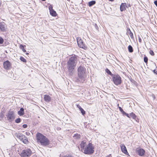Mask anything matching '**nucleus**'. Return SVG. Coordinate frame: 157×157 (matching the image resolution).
<instances>
[{"label": "nucleus", "instance_id": "obj_1", "mask_svg": "<svg viewBox=\"0 0 157 157\" xmlns=\"http://www.w3.org/2000/svg\"><path fill=\"white\" fill-rule=\"evenodd\" d=\"M77 58L75 56H72L70 58L67 64V67L68 69L70 75L73 72L77 63Z\"/></svg>", "mask_w": 157, "mask_h": 157}, {"label": "nucleus", "instance_id": "obj_2", "mask_svg": "<svg viewBox=\"0 0 157 157\" xmlns=\"http://www.w3.org/2000/svg\"><path fill=\"white\" fill-rule=\"evenodd\" d=\"M36 138L37 142L40 143L42 145L46 146L49 144V140L40 133H38L36 134Z\"/></svg>", "mask_w": 157, "mask_h": 157}, {"label": "nucleus", "instance_id": "obj_3", "mask_svg": "<svg viewBox=\"0 0 157 157\" xmlns=\"http://www.w3.org/2000/svg\"><path fill=\"white\" fill-rule=\"evenodd\" d=\"M94 148L91 143H89L84 150V153L86 154L90 155L94 152Z\"/></svg>", "mask_w": 157, "mask_h": 157}, {"label": "nucleus", "instance_id": "obj_4", "mask_svg": "<svg viewBox=\"0 0 157 157\" xmlns=\"http://www.w3.org/2000/svg\"><path fill=\"white\" fill-rule=\"evenodd\" d=\"M86 71L85 68L82 66H79L78 69V75L79 78L82 80H84V75Z\"/></svg>", "mask_w": 157, "mask_h": 157}, {"label": "nucleus", "instance_id": "obj_5", "mask_svg": "<svg viewBox=\"0 0 157 157\" xmlns=\"http://www.w3.org/2000/svg\"><path fill=\"white\" fill-rule=\"evenodd\" d=\"M112 77L113 81L115 85L117 86L121 83V78L118 74H114Z\"/></svg>", "mask_w": 157, "mask_h": 157}, {"label": "nucleus", "instance_id": "obj_6", "mask_svg": "<svg viewBox=\"0 0 157 157\" xmlns=\"http://www.w3.org/2000/svg\"><path fill=\"white\" fill-rule=\"evenodd\" d=\"M32 154L31 150L27 148L22 151L20 155L21 157H29Z\"/></svg>", "mask_w": 157, "mask_h": 157}, {"label": "nucleus", "instance_id": "obj_7", "mask_svg": "<svg viewBox=\"0 0 157 157\" xmlns=\"http://www.w3.org/2000/svg\"><path fill=\"white\" fill-rule=\"evenodd\" d=\"M16 136L25 144H27L28 142L27 137L22 133H19L17 134L16 135Z\"/></svg>", "mask_w": 157, "mask_h": 157}, {"label": "nucleus", "instance_id": "obj_8", "mask_svg": "<svg viewBox=\"0 0 157 157\" xmlns=\"http://www.w3.org/2000/svg\"><path fill=\"white\" fill-rule=\"evenodd\" d=\"M77 41L78 46L80 48L85 49L87 47L85 45L83 40L81 38L78 37L77 38Z\"/></svg>", "mask_w": 157, "mask_h": 157}, {"label": "nucleus", "instance_id": "obj_9", "mask_svg": "<svg viewBox=\"0 0 157 157\" xmlns=\"http://www.w3.org/2000/svg\"><path fill=\"white\" fill-rule=\"evenodd\" d=\"M8 120L10 121H13L15 118L14 112L12 111H9L6 115Z\"/></svg>", "mask_w": 157, "mask_h": 157}, {"label": "nucleus", "instance_id": "obj_10", "mask_svg": "<svg viewBox=\"0 0 157 157\" xmlns=\"http://www.w3.org/2000/svg\"><path fill=\"white\" fill-rule=\"evenodd\" d=\"M3 67L6 70H8L10 69L11 66V64L8 60H6L4 62Z\"/></svg>", "mask_w": 157, "mask_h": 157}, {"label": "nucleus", "instance_id": "obj_11", "mask_svg": "<svg viewBox=\"0 0 157 157\" xmlns=\"http://www.w3.org/2000/svg\"><path fill=\"white\" fill-rule=\"evenodd\" d=\"M136 153L140 156H143L144 155L145 151L144 150L141 148H137L136 150Z\"/></svg>", "mask_w": 157, "mask_h": 157}, {"label": "nucleus", "instance_id": "obj_12", "mask_svg": "<svg viewBox=\"0 0 157 157\" xmlns=\"http://www.w3.org/2000/svg\"><path fill=\"white\" fill-rule=\"evenodd\" d=\"M120 146L122 152L127 155H128V153L125 145L124 144H121Z\"/></svg>", "mask_w": 157, "mask_h": 157}, {"label": "nucleus", "instance_id": "obj_13", "mask_svg": "<svg viewBox=\"0 0 157 157\" xmlns=\"http://www.w3.org/2000/svg\"><path fill=\"white\" fill-rule=\"evenodd\" d=\"M6 27V24L4 22H0V30L5 31Z\"/></svg>", "mask_w": 157, "mask_h": 157}, {"label": "nucleus", "instance_id": "obj_14", "mask_svg": "<svg viewBox=\"0 0 157 157\" xmlns=\"http://www.w3.org/2000/svg\"><path fill=\"white\" fill-rule=\"evenodd\" d=\"M80 145V147L81 148V150H83L85 149L84 147L85 146L87 145L86 141L83 140L82 141Z\"/></svg>", "mask_w": 157, "mask_h": 157}, {"label": "nucleus", "instance_id": "obj_15", "mask_svg": "<svg viewBox=\"0 0 157 157\" xmlns=\"http://www.w3.org/2000/svg\"><path fill=\"white\" fill-rule=\"evenodd\" d=\"M44 100L47 102H49L51 101V98L48 95H45L44 97Z\"/></svg>", "mask_w": 157, "mask_h": 157}, {"label": "nucleus", "instance_id": "obj_16", "mask_svg": "<svg viewBox=\"0 0 157 157\" xmlns=\"http://www.w3.org/2000/svg\"><path fill=\"white\" fill-rule=\"evenodd\" d=\"M117 106L118 107V108L120 111L123 114V115H125L127 116V117H128V114L126 113H125L122 109L119 106V104H118Z\"/></svg>", "mask_w": 157, "mask_h": 157}, {"label": "nucleus", "instance_id": "obj_17", "mask_svg": "<svg viewBox=\"0 0 157 157\" xmlns=\"http://www.w3.org/2000/svg\"><path fill=\"white\" fill-rule=\"evenodd\" d=\"M17 113L20 116L23 115L24 114V109L22 108H21L20 110L18 111Z\"/></svg>", "mask_w": 157, "mask_h": 157}, {"label": "nucleus", "instance_id": "obj_18", "mask_svg": "<svg viewBox=\"0 0 157 157\" xmlns=\"http://www.w3.org/2000/svg\"><path fill=\"white\" fill-rule=\"evenodd\" d=\"M128 117H128L129 118L132 117L133 119L135 120H136V115L133 113H132L129 114H128Z\"/></svg>", "mask_w": 157, "mask_h": 157}, {"label": "nucleus", "instance_id": "obj_19", "mask_svg": "<svg viewBox=\"0 0 157 157\" xmlns=\"http://www.w3.org/2000/svg\"><path fill=\"white\" fill-rule=\"evenodd\" d=\"M125 4L122 3L120 6V10L122 12L126 10L125 7Z\"/></svg>", "mask_w": 157, "mask_h": 157}, {"label": "nucleus", "instance_id": "obj_20", "mask_svg": "<svg viewBox=\"0 0 157 157\" xmlns=\"http://www.w3.org/2000/svg\"><path fill=\"white\" fill-rule=\"evenodd\" d=\"M50 14L53 16H56V12L53 10L50 11Z\"/></svg>", "mask_w": 157, "mask_h": 157}, {"label": "nucleus", "instance_id": "obj_21", "mask_svg": "<svg viewBox=\"0 0 157 157\" xmlns=\"http://www.w3.org/2000/svg\"><path fill=\"white\" fill-rule=\"evenodd\" d=\"M105 71L109 75L112 77L113 75H114L110 71L108 68H106L105 69Z\"/></svg>", "mask_w": 157, "mask_h": 157}, {"label": "nucleus", "instance_id": "obj_22", "mask_svg": "<svg viewBox=\"0 0 157 157\" xmlns=\"http://www.w3.org/2000/svg\"><path fill=\"white\" fill-rule=\"evenodd\" d=\"M95 3L96 2L95 1H92L89 2L88 5L89 6L91 7L93 5H94Z\"/></svg>", "mask_w": 157, "mask_h": 157}, {"label": "nucleus", "instance_id": "obj_23", "mask_svg": "<svg viewBox=\"0 0 157 157\" xmlns=\"http://www.w3.org/2000/svg\"><path fill=\"white\" fill-rule=\"evenodd\" d=\"M73 137L75 138V139H78L80 138V136L79 134H75Z\"/></svg>", "mask_w": 157, "mask_h": 157}, {"label": "nucleus", "instance_id": "obj_24", "mask_svg": "<svg viewBox=\"0 0 157 157\" xmlns=\"http://www.w3.org/2000/svg\"><path fill=\"white\" fill-rule=\"evenodd\" d=\"M128 51L129 52H133V48L131 45H129L128 46Z\"/></svg>", "mask_w": 157, "mask_h": 157}, {"label": "nucleus", "instance_id": "obj_25", "mask_svg": "<svg viewBox=\"0 0 157 157\" xmlns=\"http://www.w3.org/2000/svg\"><path fill=\"white\" fill-rule=\"evenodd\" d=\"M20 48L22 50V51L25 52H26V50L24 49V46L23 45H22V44H21L20 46Z\"/></svg>", "mask_w": 157, "mask_h": 157}, {"label": "nucleus", "instance_id": "obj_26", "mask_svg": "<svg viewBox=\"0 0 157 157\" xmlns=\"http://www.w3.org/2000/svg\"><path fill=\"white\" fill-rule=\"evenodd\" d=\"M128 33L131 38H133V34L131 32L129 29V32L128 31Z\"/></svg>", "mask_w": 157, "mask_h": 157}, {"label": "nucleus", "instance_id": "obj_27", "mask_svg": "<svg viewBox=\"0 0 157 157\" xmlns=\"http://www.w3.org/2000/svg\"><path fill=\"white\" fill-rule=\"evenodd\" d=\"M80 79L81 80H79V79L77 77H76L75 78V80L77 82H78L80 81L81 82H83L84 81V80H82V81H82V80Z\"/></svg>", "mask_w": 157, "mask_h": 157}, {"label": "nucleus", "instance_id": "obj_28", "mask_svg": "<svg viewBox=\"0 0 157 157\" xmlns=\"http://www.w3.org/2000/svg\"><path fill=\"white\" fill-rule=\"evenodd\" d=\"M20 59L21 61L24 63L26 62V59L23 57H21L20 58Z\"/></svg>", "mask_w": 157, "mask_h": 157}, {"label": "nucleus", "instance_id": "obj_29", "mask_svg": "<svg viewBox=\"0 0 157 157\" xmlns=\"http://www.w3.org/2000/svg\"><path fill=\"white\" fill-rule=\"evenodd\" d=\"M21 121V119L20 118H19L16 119L15 120V122L17 123H18L20 122Z\"/></svg>", "mask_w": 157, "mask_h": 157}, {"label": "nucleus", "instance_id": "obj_30", "mask_svg": "<svg viewBox=\"0 0 157 157\" xmlns=\"http://www.w3.org/2000/svg\"><path fill=\"white\" fill-rule=\"evenodd\" d=\"M80 111H81L82 115H84L86 113L85 111L83 110V109L82 108H80Z\"/></svg>", "mask_w": 157, "mask_h": 157}, {"label": "nucleus", "instance_id": "obj_31", "mask_svg": "<svg viewBox=\"0 0 157 157\" xmlns=\"http://www.w3.org/2000/svg\"><path fill=\"white\" fill-rule=\"evenodd\" d=\"M148 59V58L147 56H145L144 57V62L145 63H147V62Z\"/></svg>", "mask_w": 157, "mask_h": 157}, {"label": "nucleus", "instance_id": "obj_32", "mask_svg": "<svg viewBox=\"0 0 157 157\" xmlns=\"http://www.w3.org/2000/svg\"><path fill=\"white\" fill-rule=\"evenodd\" d=\"M4 42V40L1 37H0V44H3Z\"/></svg>", "mask_w": 157, "mask_h": 157}, {"label": "nucleus", "instance_id": "obj_33", "mask_svg": "<svg viewBox=\"0 0 157 157\" xmlns=\"http://www.w3.org/2000/svg\"><path fill=\"white\" fill-rule=\"evenodd\" d=\"M130 81L134 85H136V82L132 79H130Z\"/></svg>", "mask_w": 157, "mask_h": 157}, {"label": "nucleus", "instance_id": "obj_34", "mask_svg": "<svg viewBox=\"0 0 157 157\" xmlns=\"http://www.w3.org/2000/svg\"><path fill=\"white\" fill-rule=\"evenodd\" d=\"M149 53L152 56H153L155 54H154V52H153V51L151 50H150L149 51Z\"/></svg>", "mask_w": 157, "mask_h": 157}, {"label": "nucleus", "instance_id": "obj_35", "mask_svg": "<svg viewBox=\"0 0 157 157\" xmlns=\"http://www.w3.org/2000/svg\"><path fill=\"white\" fill-rule=\"evenodd\" d=\"M48 8H49V10L50 11L53 10L52 6L51 5H50L49 6Z\"/></svg>", "mask_w": 157, "mask_h": 157}, {"label": "nucleus", "instance_id": "obj_36", "mask_svg": "<svg viewBox=\"0 0 157 157\" xmlns=\"http://www.w3.org/2000/svg\"><path fill=\"white\" fill-rule=\"evenodd\" d=\"M61 157H73V156H72L71 155H64L63 156H62Z\"/></svg>", "mask_w": 157, "mask_h": 157}, {"label": "nucleus", "instance_id": "obj_37", "mask_svg": "<svg viewBox=\"0 0 157 157\" xmlns=\"http://www.w3.org/2000/svg\"><path fill=\"white\" fill-rule=\"evenodd\" d=\"M94 26L96 29H97V30H98L99 28L98 25H97L96 24H95Z\"/></svg>", "mask_w": 157, "mask_h": 157}, {"label": "nucleus", "instance_id": "obj_38", "mask_svg": "<svg viewBox=\"0 0 157 157\" xmlns=\"http://www.w3.org/2000/svg\"><path fill=\"white\" fill-rule=\"evenodd\" d=\"M28 126V125L27 124H24L22 125V127L23 128H26Z\"/></svg>", "mask_w": 157, "mask_h": 157}, {"label": "nucleus", "instance_id": "obj_39", "mask_svg": "<svg viewBox=\"0 0 157 157\" xmlns=\"http://www.w3.org/2000/svg\"><path fill=\"white\" fill-rule=\"evenodd\" d=\"M153 73L155 75H157V71L156 69H155L153 71Z\"/></svg>", "mask_w": 157, "mask_h": 157}, {"label": "nucleus", "instance_id": "obj_40", "mask_svg": "<svg viewBox=\"0 0 157 157\" xmlns=\"http://www.w3.org/2000/svg\"><path fill=\"white\" fill-rule=\"evenodd\" d=\"M138 40L139 41L140 43H141L142 42V40L141 38H140V36H138Z\"/></svg>", "mask_w": 157, "mask_h": 157}, {"label": "nucleus", "instance_id": "obj_41", "mask_svg": "<svg viewBox=\"0 0 157 157\" xmlns=\"http://www.w3.org/2000/svg\"><path fill=\"white\" fill-rule=\"evenodd\" d=\"M154 4L156 5V6L157 7V0H155L154 2Z\"/></svg>", "mask_w": 157, "mask_h": 157}, {"label": "nucleus", "instance_id": "obj_42", "mask_svg": "<svg viewBox=\"0 0 157 157\" xmlns=\"http://www.w3.org/2000/svg\"><path fill=\"white\" fill-rule=\"evenodd\" d=\"M25 134L27 136H29L30 134V133L29 132H25Z\"/></svg>", "mask_w": 157, "mask_h": 157}, {"label": "nucleus", "instance_id": "obj_43", "mask_svg": "<svg viewBox=\"0 0 157 157\" xmlns=\"http://www.w3.org/2000/svg\"><path fill=\"white\" fill-rule=\"evenodd\" d=\"M151 97L153 98V100H154L155 99V96L154 94H152L151 95Z\"/></svg>", "mask_w": 157, "mask_h": 157}, {"label": "nucleus", "instance_id": "obj_44", "mask_svg": "<svg viewBox=\"0 0 157 157\" xmlns=\"http://www.w3.org/2000/svg\"><path fill=\"white\" fill-rule=\"evenodd\" d=\"M78 107L79 108L80 110V108H82L80 105H78Z\"/></svg>", "mask_w": 157, "mask_h": 157}, {"label": "nucleus", "instance_id": "obj_45", "mask_svg": "<svg viewBox=\"0 0 157 157\" xmlns=\"http://www.w3.org/2000/svg\"><path fill=\"white\" fill-rule=\"evenodd\" d=\"M106 157H112L111 155V154H110L107 156H106Z\"/></svg>", "mask_w": 157, "mask_h": 157}, {"label": "nucleus", "instance_id": "obj_46", "mask_svg": "<svg viewBox=\"0 0 157 157\" xmlns=\"http://www.w3.org/2000/svg\"><path fill=\"white\" fill-rule=\"evenodd\" d=\"M109 1H111V2H113V1L114 0H109Z\"/></svg>", "mask_w": 157, "mask_h": 157}, {"label": "nucleus", "instance_id": "obj_47", "mask_svg": "<svg viewBox=\"0 0 157 157\" xmlns=\"http://www.w3.org/2000/svg\"><path fill=\"white\" fill-rule=\"evenodd\" d=\"M26 55H28V54H29V53H27V52H26Z\"/></svg>", "mask_w": 157, "mask_h": 157}, {"label": "nucleus", "instance_id": "obj_48", "mask_svg": "<svg viewBox=\"0 0 157 157\" xmlns=\"http://www.w3.org/2000/svg\"><path fill=\"white\" fill-rule=\"evenodd\" d=\"M129 28H128V29H127V30H128L127 31H128V32H129Z\"/></svg>", "mask_w": 157, "mask_h": 157}, {"label": "nucleus", "instance_id": "obj_49", "mask_svg": "<svg viewBox=\"0 0 157 157\" xmlns=\"http://www.w3.org/2000/svg\"><path fill=\"white\" fill-rule=\"evenodd\" d=\"M42 1H45L46 0H41Z\"/></svg>", "mask_w": 157, "mask_h": 157}, {"label": "nucleus", "instance_id": "obj_50", "mask_svg": "<svg viewBox=\"0 0 157 157\" xmlns=\"http://www.w3.org/2000/svg\"><path fill=\"white\" fill-rule=\"evenodd\" d=\"M155 66H156V64H155ZM156 68H157V67L156 66Z\"/></svg>", "mask_w": 157, "mask_h": 157}, {"label": "nucleus", "instance_id": "obj_51", "mask_svg": "<svg viewBox=\"0 0 157 157\" xmlns=\"http://www.w3.org/2000/svg\"><path fill=\"white\" fill-rule=\"evenodd\" d=\"M2 115H3V114H1V116H2Z\"/></svg>", "mask_w": 157, "mask_h": 157}, {"label": "nucleus", "instance_id": "obj_52", "mask_svg": "<svg viewBox=\"0 0 157 157\" xmlns=\"http://www.w3.org/2000/svg\"><path fill=\"white\" fill-rule=\"evenodd\" d=\"M2 115H3V114H1V116H2Z\"/></svg>", "mask_w": 157, "mask_h": 157}]
</instances>
